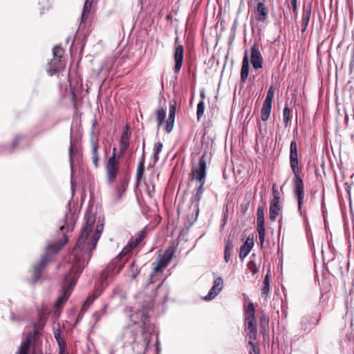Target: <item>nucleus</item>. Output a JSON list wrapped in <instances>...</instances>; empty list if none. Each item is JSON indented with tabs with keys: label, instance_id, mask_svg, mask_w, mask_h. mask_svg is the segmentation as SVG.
Segmentation results:
<instances>
[{
	"label": "nucleus",
	"instance_id": "43",
	"mask_svg": "<svg viewBox=\"0 0 354 354\" xmlns=\"http://www.w3.org/2000/svg\"><path fill=\"white\" fill-rule=\"evenodd\" d=\"M64 50L60 46H56L53 50V56L58 58H62Z\"/></svg>",
	"mask_w": 354,
	"mask_h": 354
},
{
	"label": "nucleus",
	"instance_id": "56",
	"mask_svg": "<svg viewBox=\"0 0 354 354\" xmlns=\"http://www.w3.org/2000/svg\"><path fill=\"white\" fill-rule=\"evenodd\" d=\"M201 95V100H203V101L204 102V100H205V93H204L203 91H202V92L201 93V95Z\"/></svg>",
	"mask_w": 354,
	"mask_h": 354
},
{
	"label": "nucleus",
	"instance_id": "4",
	"mask_svg": "<svg viewBox=\"0 0 354 354\" xmlns=\"http://www.w3.org/2000/svg\"><path fill=\"white\" fill-rule=\"evenodd\" d=\"M68 237L64 235V237L55 243L48 244L45 250L44 254L41 257L39 262L35 263L32 268L31 282L32 283L38 281L42 274L44 270L48 263L52 261L53 256L56 254L61 250L64 245L67 243Z\"/></svg>",
	"mask_w": 354,
	"mask_h": 354
},
{
	"label": "nucleus",
	"instance_id": "41",
	"mask_svg": "<svg viewBox=\"0 0 354 354\" xmlns=\"http://www.w3.org/2000/svg\"><path fill=\"white\" fill-rule=\"evenodd\" d=\"M248 344L250 346L249 354H261L259 347L254 342V340L250 339Z\"/></svg>",
	"mask_w": 354,
	"mask_h": 354
},
{
	"label": "nucleus",
	"instance_id": "44",
	"mask_svg": "<svg viewBox=\"0 0 354 354\" xmlns=\"http://www.w3.org/2000/svg\"><path fill=\"white\" fill-rule=\"evenodd\" d=\"M268 322L269 319L266 315H263L262 316L260 317V324L261 326L263 328L266 329L267 325L268 324Z\"/></svg>",
	"mask_w": 354,
	"mask_h": 354
},
{
	"label": "nucleus",
	"instance_id": "14",
	"mask_svg": "<svg viewBox=\"0 0 354 354\" xmlns=\"http://www.w3.org/2000/svg\"><path fill=\"white\" fill-rule=\"evenodd\" d=\"M65 66L64 62L61 58L54 57L48 63L47 72L50 76H53L57 73L62 71Z\"/></svg>",
	"mask_w": 354,
	"mask_h": 354
},
{
	"label": "nucleus",
	"instance_id": "31",
	"mask_svg": "<svg viewBox=\"0 0 354 354\" xmlns=\"http://www.w3.org/2000/svg\"><path fill=\"white\" fill-rule=\"evenodd\" d=\"M244 317H254L255 316V307L254 304L250 301L248 304L243 306Z\"/></svg>",
	"mask_w": 354,
	"mask_h": 354
},
{
	"label": "nucleus",
	"instance_id": "39",
	"mask_svg": "<svg viewBox=\"0 0 354 354\" xmlns=\"http://www.w3.org/2000/svg\"><path fill=\"white\" fill-rule=\"evenodd\" d=\"M205 111V102L203 100H200L197 104V120L199 121L203 115Z\"/></svg>",
	"mask_w": 354,
	"mask_h": 354
},
{
	"label": "nucleus",
	"instance_id": "42",
	"mask_svg": "<svg viewBox=\"0 0 354 354\" xmlns=\"http://www.w3.org/2000/svg\"><path fill=\"white\" fill-rule=\"evenodd\" d=\"M248 268L253 275L259 272V266L252 259H250V261L248 263Z\"/></svg>",
	"mask_w": 354,
	"mask_h": 354
},
{
	"label": "nucleus",
	"instance_id": "18",
	"mask_svg": "<svg viewBox=\"0 0 354 354\" xmlns=\"http://www.w3.org/2000/svg\"><path fill=\"white\" fill-rule=\"evenodd\" d=\"M257 12L256 19L259 21H265L268 17V10L263 3H257Z\"/></svg>",
	"mask_w": 354,
	"mask_h": 354
},
{
	"label": "nucleus",
	"instance_id": "22",
	"mask_svg": "<svg viewBox=\"0 0 354 354\" xmlns=\"http://www.w3.org/2000/svg\"><path fill=\"white\" fill-rule=\"evenodd\" d=\"M144 171H145V154H142V158L140 160L138 167H137V171H136V182L137 184H139L141 183L143 176H144Z\"/></svg>",
	"mask_w": 354,
	"mask_h": 354
},
{
	"label": "nucleus",
	"instance_id": "28",
	"mask_svg": "<svg viewBox=\"0 0 354 354\" xmlns=\"http://www.w3.org/2000/svg\"><path fill=\"white\" fill-rule=\"evenodd\" d=\"M272 109V104L263 102L261 110V119L263 121H267L270 117Z\"/></svg>",
	"mask_w": 354,
	"mask_h": 354
},
{
	"label": "nucleus",
	"instance_id": "23",
	"mask_svg": "<svg viewBox=\"0 0 354 354\" xmlns=\"http://www.w3.org/2000/svg\"><path fill=\"white\" fill-rule=\"evenodd\" d=\"M281 205L270 204L269 209V218L272 221H276L277 217L281 212Z\"/></svg>",
	"mask_w": 354,
	"mask_h": 354
},
{
	"label": "nucleus",
	"instance_id": "26",
	"mask_svg": "<svg viewBox=\"0 0 354 354\" xmlns=\"http://www.w3.org/2000/svg\"><path fill=\"white\" fill-rule=\"evenodd\" d=\"M84 218L86 222L82 230L91 232L95 222V216L93 214H86Z\"/></svg>",
	"mask_w": 354,
	"mask_h": 354
},
{
	"label": "nucleus",
	"instance_id": "3",
	"mask_svg": "<svg viewBox=\"0 0 354 354\" xmlns=\"http://www.w3.org/2000/svg\"><path fill=\"white\" fill-rule=\"evenodd\" d=\"M131 132L127 126L121 136L120 140V152L116 154V148H113V153L111 157L108 159L106 165V175L109 183H113L118 176L120 169V160L125 155L127 149L129 147V140L131 138Z\"/></svg>",
	"mask_w": 354,
	"mask_h": 354
},
{
	"label": "nucleus",
	"instance_id": "2",
	"mask_svg": "<svg viewBox=\"0 0 354 354\" xmlns=\"http://www.w3.org/2000/svg\"><path fill=\"white\" fill-rule=\"evenodd\" d=\"M290 166L294 174L292 180L293 193L297 200L298 212L301 215V207L305 196L304 183L302 178L301 167H299L297 144L295 140H292L290 145Z\"/></svg>",
	"mask_w": 354,
	"mask_h": 354
},
{
	"label": "nucleus",
	"instance_id": "1",
	"mask_svg": "<svg viewBox=\"0 0 354 354\" xmlns=\"http://www.w3.org/2000/svg\"><path fill=\"white\" fill-rule=\"evenodd\" d=\"M89 233L90 232L82 229L77 243L73 248V259L71 262L67 263L65 266L68 271L62 280V295L57 298L55 304L56 310L62 307L67 301L84 268V261L82 259L84 253L86 251L93 252L88 249L90 242L86 243Z\"/></svg>",
	"mask_w": 354,
	"mask_h": 354
},
{
	"label": "nucleus",
	"instance_id": "11",
	"mask_svg": "<svg viewBox=\"0 0 354 354\" xmlns=\"http://www.w3.org/2000/svg\"><path fill=\"white\" fill-rule=\"evenodd\" d=\"M245 330L251 340H255L257 337V323L256 316L244 317Z\"/></svg>",
	"mask_w": 354,
	"mask_h": 354
},
{
	"label": "nucleus",
	"instance_id": "17",
	"mask_svg": "<svg viewBox=\"0 0 354 354\" xmlns=\"http://www.w3.org/2000/svg\"><path fill=\"white\" fill-rule=\"evenodd\" d=\"M250 71V63L248 50L245 51L241 68V80L245 82L248 78Z\"/></svg>",
	"mask_w": 354,
	"mask_h": 354
},
{
	"label": "nucleus",
	"instance_id": "27",
	"mask_svg": "<svg viewBox=\"0 0 354 354\" xmlns=\"http://www.w3.org/2000/svg\"><path fill=\"white\" fill-rule=\"evenodd\" d=\"M270 290V274L268 273L263 281V285L261 288V295L262 297H267L269 295Z\"/></svg>",
	"mask_w": 354,
	"mask_h": 354
},
{
	"label": "nucleus",
	"instance_id": "54",
	"mask_svg": "<svg viewBox=\"0 0 354 354\" xmlns=\"http://www.w3.org/2000/svg\"><path fill=\"white\" fill-rule=\"evenodd\" d=\"M74 154H75V149H74L72 144H71L70 147H69V156H70L71 159L72 158V157Z\"/></svg>",
	"mask_w": 354,
	"mask_h": 354
},
{
	"label": "nucleus",
	"instance_id": "21",
	"mask_svg": "<svg viewBox=\"0 0 354 354\" xmlns=\"http://www.w3.org/2000/svg\"><path fill=\"white\" fill-rule=\"evenodd\" d=\"M31 342V337H27L26 339L21 342L16 354H29Z\"/></svg>",
	"mask_w": 354,
	"mask_h": 354
},
{
	"label": "nucleus",
	"instance_id": "37",
	"mask_svg": "<svg viewBox=\"0 0 354 354\" xmlns=\"http://www.w3.org/2000/svg\"><path fill=\"white\" fill-rule=\"evenodd\" d=\"M290 120V110L288 107V104L285 105V107L283 111V120L285 125V127H287L289 125V122Z\"/></svg>",
	"mask_w": 354,
	"mask_h": 354
},
{
	"label": "nucleus",
	"instance_id": "46",
	"mask_svg": "<svg viewBox=\"0 0 354 354\" xmlns=\"http://www.w3.org/2000/svg\"><path fill=\"white\" fill-rule=\"evenodd\" d=\"M21 140H22V137L20 136H16L14 138V140H13V142H12V149H15V148H17L19 146V145L21 142Z\"/></svg>",
	"mask_w": 354,
	"mask_h": 354
},
{
	"label": "nucleus",
	"instance_id": "12",
	"mask_svg": "<svg viewBox=\"0 0 354 354\" xmlns=\"http://www.w3.org/2000/svg\"><path fill=\"white\" fill-rule=\"evenodd\" d=\"M90 144L91 146V160L92 162L94 165L95 168H97L99 167V153H98V149H99V139L97 136H95V132L93 130L91 132V138H90Z\"/></svg>",
	"mask_w": 354,
	"mask_h": 354
},
{
	"label": "nucleus",
	"instance_id": "15",
	"mask_svg": "<svg viewBox=\"0 0 354 354\" xmlns=\"http://www.w3.org/2000/svg\"><path fill=\"white\" fill-rule=\"evenodd\" d=\"M223 288V280L221 277H218L214 280V286L210 289L207 295L204 297L205 300L214 299L221 291Z\"/></svg>",
	"mask_w": 354,
	"mask_h": 354
},
{
	"label": "nucleus",
	"instance_id": "48",
	"mask_svg": "<svg viewBox=\"0 0 354 354\" xmlns=\"http://www.w3.org/2000/svg\"><path fill=\"white\" fill-rule=\"evenodd\" d=\"M199 183L198 187L196 188V192H201L203 194L205 191L204 185L205 183V180L203 181H198Z\"/></svg>",
	"mask_w": 354,
	"mask_h": 354
},
{
	"label": "nucleus",
	"instance_id": "36",
	"mask_svg": "<svg viewBox=\"0 0 354 354\" xmlns=\"http://www.w3.org/2000/svg\"><path fill=\"white\" fill-rule=\"evenodd\" d=\"M91 8H92L91 4H90V3L87 4V3H86V2L84 3L82 13V17H81V23H84L86 21L88 15L90 14Z\"/></svg>",
	"mask_w": 354,
	"mask_h": 354
},
{
	"label": "nucleus",
	"instance_id": "32",
	"mask_svg": "<svg viewBox=\"0 0 354 354\" xmlns=\"http://www.w3.org/2000/svg\"><path fill=\"white\" fill-rule=\"evenodd\" d=\"M163 148V145L161 142H157L154 144L153 151V161L154 163H156L159 160V153L162 151Z\"/></svg>",
	"mask_w": 354,
	"mask_h": 354
},
{
	"label": "nucleus",
	"instance_id": "57",
	"mask_svg": "<svg viewBox=\"0 0 354 354\" xmlns=\"http://www.w3.org/2000/svg\"><path fill=\"white\" fill-rule=\"evenodd\" d=\"M94 0H85V2L87 3V4L90 3L93 5Z\"/></svg>",
	"mask_w": 354,
	"mask_h": 354
},
{
	"label": "nucleus",
	"instance_id": "49",
	"mask_svg": "<svg viewBox=\"0 0 354 354\" xmlns=\"http://www.w3.org/2000/svg\"><path fill=\"white\" fill-rule=\"evenodd\" d=\"M249 205L250 203L248 201L241 205V211L243 214H245L249 208Z\"/></svg>",
	"mask_w": 354,
	"mask_h": 354
},
{
	"label": "nucleus",
	"instance_id": "45",
	"mask_svg": "<svg viewBox=\"0 0 354 354\" xmlns=\"http://www.w3.org/2000/svg\"><path fill=\"white\" fill-rule=\"evenodd\" d=\"M127 185L124 182L121 183L116 188L118 195L120 196L122 192H124L127 188Z\"/></svg>",
	"mask_w": 354,
	"mask_h": 354
},
{
	"label": "nucleus",
	"instance_id": "38",
	"mask_svg": "<svg viewBox=\"0 0 354 354\" xmlns=\"http://www.w3.org/2000/svg\"><path fill=\"white\" fill-rule=\"evenodd\" d=\"M45 325V319L43 317H40L38 322L34 324V335H38L39 330H41Z\"/></svg>",
	"mask_w": 354,
	"mask_h": 354
},
{
	"label": "nucleus",
	"instance_id": "33",
	"mask_svg": "<svg viewBox=\"0 0 354 354\" xmlns=\"http://www.w3.org/2000/svg\"><path fill=\"white\" fill-rule=\"evenodd\" d=\"M311 10L312 7L311 5H307L306 6L304 7V10L302 13V19L301 21L305 24H309L310 16H311Z\"/></svg>",
	"mask_w": 354,
	"mask_h": 354
},
{
	"label": "nucleus",
	"instance_id": "30",
	"mask_svg": "<svg viewBox=\"0 0 354 354\" xmlns=\"http://www.w3.org/2000/svg\"><path fill=\"white\" fill-rule=\"evenodd\" d=\"M100 295V293L97 292V290H95L92 295L88 296L86 301L84 302L82 305V310L86 311L90 305L93 302V301L97 298Z\"/></svg>",
	"mask_w": 354,
	"mask_h": 354
},
{
	"label": "nucleus",
	"instance_id": "9",
	"mask_svg": "<svg viewBox=\"0 0 354 354\" xmlns=\"http://www.w3.org/2000/svg\"><path fill=\"white\" fill-rule=\"evenodd\" d=\"M264 221V209L262 206H259L257 209V229L259 234V242L262 247L266 237V228Z\"/></svg>",
	"mask_w": 354,
	"mask_h": 354
},
{
	"label": "nucleus",
	"instance_id": "58",
	"mask_svg": "<svg viewBox=\"0 0 354 354\" xmlns=\"http://www.w3.org/2000/svg\"><path fill=\"white\" fill-rule=\"evenodd\" d=\"M162 282L160 283L156 288V290H158L159 289H160V288L162 287Z\"/></svg>",
	"mask_w": 354,
	"mask_h": 354
},
{
	"label": "nucleus",
	"instance_id": "19",
	"mask_svg": "<svg viewBox=\"0 0 354 354\" xmlns=\"http://www.w3.org/2000/svg\"><path fill=\"white\" fill-rule=\"evenodd\" d=\"M254 245L252 239L248 238L245 242L240 248L239 257L241 260L246 257Z\"/></svg>",
	"mask_w": 354,
	"mask_h": 354
},
{
	"label": "nucleus",
	"instance_id": "13",
	"mask_svg": "<svg viewBox=\"0 0 354 354\" xmlns=\"http://www.w3.org/2000/svg\"><path fill=\"white\" fill-rule=\"evenodd\" d=\"M251 63L254 69L258 70L263 68V58L256 44L251 47Z\"/></svg>",
	"mask_w": 354,
	"mask_h": 354
},
{
	"label": "nucleus",
	"instance_id": "16",
	"mask_svg": "<svg viewBox=\"0 0 354 354\" xmlns=\"http://www.w3.org/2000/svg\"><path fill=\"white\" fill-rule=\"evenodd\" d=\"M176 115V102H169V113L166 121L165 130L167 133H170L174 127Z\"/></svg>",
	"mask_w": 354,
	"mask_h": 354
},
{
	"label": "nucleus",
	"instance_id": "59",
	"mask_svg": "<svg viewBox=\"0 0 354 354\" xmlns=\"http://www.w3.org/2000/svg\"><path fill=\"white\" fill-rule=\"evenodd\" d=\"M64 229V226L60 227V230L62 231Z\"/></svg>",
	"mask_w": 354,
	"mask_h": 354
},
{
	"label": "nucleus",
	"instance_id": "29",
	"mask_svg": "<svg viewBox=\"0 0 354 354\" xmlns=\"http://www.w3.org/2000/svg\"><path fill=\"white\" fill-rule=\"evenodd\" d=\"M156 118L157 120L158 127H160L165 123V120L166 117L167 110L166 109H157L155 112Z\"/></svg>",
	"mask_w": 354,
	"mask_h": 354
},
{
	"label": "nucleus",
	"instance_id": "60",
	"mask_svg": "<svg viewBox=\"0 0 354 354\" xmlns=\"http://www.w3.org/2000/svg\"><path fill=\"white\" fill-rule=\"evenodd\" d=\"M46 354H50V353H46Z\"/></svg>",
	"mask_w": 354,
	"mask_h": 354
},
{
	"label": "nucleus",
	"instance_id": "52",
	"mask_svg": "<svg viewBox=\"0 0 354 354\" xmlns=\"http://www.w3.org/2000/svg\"><path fill=\"white\" fill-rule=\"evenodd\" d=\"M272 195L273 197H280L279 192L276 186V185H274L272 186Z\"/></svg>",
	"mask_w": 354,
	"mask_h": 354
},
{
	"label": "nucleus",
	"instance_id": "24",
	"mask_svg": "<svg viewBox=\"0 0 354 354\" xmlns=\"http://www.w3.org/2000/svg\"><path fill=\"white\" fill-rule=\"evenodd\" d=\"M102 230V225H97L96 232L93 234V235L91 238V240L90 241V243H89V247L88 248V249H89L90 251H93L95 248L97 241L100 239V232Z\"/></svg>",
	"mask_w": 354,
	"mask_h": 354
},
{
	"label": "nucleus",
	"instance_id": "40",
	"mask_svg": "<svg viewBox=\"0 0 354 354\" xmlns=\"http://www.w3.org/2000/svg\"><path fill=\"white\" fill-rule=\"evenodd\" d=\"M274 95V88L273 86H270L268 88L266 97L263 102H267L268 104H272L273 98Z\"/></svg>",
	"mask_w": 354,
	"mask_h": 354
},
{
	"label": "nucleus",
	"instance_id": "5",
	"mask_svg": "<svg viewBox=\"0 0 354 354\" xmlns=\"http://www.w3.org/2000/svg\"><path fill=\"white\" fill-rule=\"evenodd\" d=\"M174 254V249L172 247L168 248L162 254H159L156 261L152 263L153 271L149 279L148 286L153 283L154 277L158 274H161L168 266Z\"/></svg>",
	"mask_w": 354,
	"mask_h": 354
},
{
	"label": "nucleus",
	"instance_id": "6",
	"mask_svg": "<svg viewBox=\"0 0 354 354\" xmlns=\"http://www.w3.org/2000/svg\"><path fill=\"white\" fill-rule=\"evenodd\" d=\"M149 229L145 227L136 234L135 236H132L128 244L120 252V257L127 256V258H129L132 251L141 244L142 241L147 237Z\"/></svg>",
	"mask_w": 354,
	"mask_h": 354
},
{
	"label": "nucleus",
	"instance_id": "47",
	"mask_svg": "<svg viewBox=\"0 0 354 354\" xmlns=\"http://www.w3.org/2000/svg\"><path fill=\"white\" fill-rule=\"evenodd\" d=\"M91 252H89V251H86L84 253L83 256H82V259L84 261V263H85V266L84 267L87 265L88 263V261H89V259L91 257Z\"/></svg>",
	"mask_w": 354,
	"mask_h": 354
},
{
	"label": "nucleus",
	"instance_id": "34",
	"mask_svg": "<svg viewBox=\"0 0 354 354\" xmlns=\"http://www.w3.org/2000/svg\"><path fill=\"white\" fill-rule=\"evenodd\" d=\"M232 249V241L227 239L225 241V251H224V259L225 262H228L230 260L231 251Z\"/></svg>",
	"mask_w": 354,
	"mask_h": 354
},
{
	"label": "nucleus",
	"instance_id": "20",
	"mask_svg": "<svg viewBox=\"0 0 354 354\" xmlns=\"http://www.w3.org/2000/svg\"><path fill=\"white\" fill-rule=\"evenodd\" d=\"M54 336L59 346V354H70L66 350L65 339L61 337L59 331L55 332Z\"/></svg>",
	"mask_w": 354,
	"mask_h": 354
},
{
	"label": "nucleus",
	"instance_id": "10",
	"mask_svg": "<svg viewBox=\"0 0 354 354\" xmlns=\"http://www.w3.org/2000/svg\"><path fill=\"white\" fill-rule=\"evenodd\" d=\"M178 37L175 39L174 60L175 66L174 68V73L178 74L183 66L184 59V47L178 44Z\"/></svg>",
	"mask_w": 354,
	"mask_h": 354
},
{
	"label": "nucleus",
	"instance_id": "55",
	"mask_svg": "<svg viewBox=\"0 0 354 354\" xmlns=\"http://www.w3.org/2000/svg\"><path fill=\"white\" fill-rule=\"evenodd\" d=\"M301 31L303 33L306 30L308 24H305V23L301 22Z\"/></svg>",
	"mask_w": 354,
	"mask_h": 354
},
{
	"label": "nucleus",
	"instance_id": "35",
	"mask_svg": "<svg viewBox=\"0 0 354 354\" xmlns=\"http://www.w3.org/2000/svg\"><path fill=\"white\" fill-rule=\"evenodd\" d=\"M139 273H140V269L138 268V266L136 263V261H133L130 265L129 277L132 279H134L137 277V276L139 274Z\"/></svg>",
	"mask_w": 354,
	"mask_h": 354
},
{
	"label": "nucleus",
	"instance_id": "8",
	"mask_svg": "<svg viewBox=\"0 0 354 354\" xmlns=\"http://www.w3.org/2000/svg\"><path fill=\"white\" fill-rule=\"evenodd\" d=\"M127 256H121L120 254L114 258L106 268V270L103 274L106 272V274H115L119 273L124 267L125 262L127 260Z\"/></svg>",
	"mask_w": 354,
	"mask_h": 354
},
{
	"label": "nucleus",
	"instance_id": "50",
	"mask_svg": "<svg viewBox=\"0 0 354 354\" xmlns=\"http://www.w3.org/2000/svg\"><path fill=\"white\" fill-rule=\"evenodd\" d=\"M125 335L130 336L132 338L131 344H133L136 342V333L133 330L127 331Z\"/></svg>",
	"mask_w": 354,
	"mask_h": 354
},
{
	"label": "nucleus",
	"instance_id": "53",
	"mask_svg": "<svg viewBox=\"0 0 354 354\" xmlns=\"http://www.w3.org/2000/svg\"><path fill=\"white\" fill-rule=\"evenodd\" d=\"M270 204L281 205L280 197H273L270 201Z\"/></svg>",
	"mask_w": 354,
	"mask_h": 354
},
{
	"label": "nucleus",
	"instance_id": "7",
	"mask_svg": "<svg viewBox=\"0 0 354 354\" xmlns=\"http://www.w3.org/2000/svg\"><path fill=\"white\" fill-rule=\"evenodd\" d=\"M207 174L206 153H203L199 158L198 164L196 167L192 168L190 177L192 180L197 181L205 180Z\"/></svg>",
	"mask_w": 354,
	"mask_h": 354
},
{
	"label": "nucleus",
	"instance_id": "51",
	"mask_svg": "<svg viewBox=\"0 0 354 354\" xmlns=\"http://www.w3.org/2000/svg\"><path fill=\"white\" fill-rule=\"evenodd\" d=\"M291 4L293 12L297 14V0H291Z\"/></svg>",
	"mask_w": 354,
	"mask_h": 354
},
{
	"label": "nucleus",
	"instance_id": "25",
	"mask_svg": "<svg viewBox=\"0 0 354 354\" xmlns=\"http://www.w3.org/2000/svg\"><path fill=\"white\" fill-rule=\"evenodd\" d=\"M203 193L196 192V193L191 198L192 206L194 207V211L196 212V216L199 212V203L202 198Z\"/></svg>",
	"mask_w": 354,
	"mask_h": 354
}]
</instances>
